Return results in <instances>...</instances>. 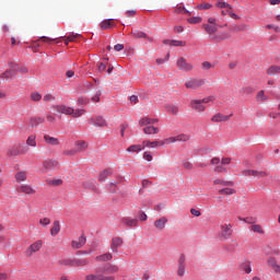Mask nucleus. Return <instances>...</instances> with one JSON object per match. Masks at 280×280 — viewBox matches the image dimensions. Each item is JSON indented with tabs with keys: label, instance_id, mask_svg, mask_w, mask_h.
Returning a JSON list of instances; mask_svg holds the SVG:
<instances>
[{
	"label": "nucleus",
	"instance_id": "cd10ccee",
	"mask_svg": "<svg viewBox=\"0 0 280 280\" xmlns=\"http://www.w3.org/2000/svg\"><path fill=\"white\" fill-rule=\"evenodd\" d=\"M138 222H139V220L132 219V218H124L122 219V223L126 226H137Z\"/></svg>",
	"mask_w": 280,
	"mask_h": 280
},
{
	"label": "nucleus",
	"instance_id": "6e6d98bb",
	"mask_svg": "<svg viewBox=\"0 0 280 280\" xmlns=\"http://www.w3.org/2000/svg\"><path fill=\"white\" fill-rule=\"evenodd\" d=\"M218 40H226V38H231V34L229 33H220L218 36H217Z\"/></svg>",
	"mask_w": 280,
	"mask_h": 280
},
{
	"label": "nucleus",
	"instance_id": "774afa93",
	"mask_svg": "<svg viewBox=\"0 0 280 280\" xmlns=\"http://www.w3.org/2000/svg\"><path fill=\"white\" fill-rule=\"evenodd\" d=\"M231 164V158H222L221 165H230Z\"/></svg>",
	"mask_w": 280,
	"mask_h": 280
},
{
	"label": "nucleus",
	"instance_id": "ddd939ff",
	"mask_svg": "<svg viewBox=\"0 0 280 280\" xmlns=\"http://www.w3.org/2000/svg\"><path fill=\"white\" fill-rule=\"evenodd\" d=\"M231 117H233V114L226 116L224 114H215L214 116H212L211 121H213L214 124H220V121H229V119H231Z\"/></svg>",
	"mask_w": 280,
	"mask_h": 280
},
{
	"label": "nucleus",
	"instance_id": "bb28decb",
	"mask_svg": "<svg viewBox=\"0 0 280 280\" xmlns=\"http://www.w3.org/2000/svg\"><path fill=\"white\" fill-rule=\"evenodd\" d=\"M58 233H60V222L55 221L52 224V228L50 230V235H52V237H56V235H58Z\"/></svg>",
	"mask_w": 280,
	"mask_h": 280
},
{
	"label": "nucleus",
	"instance_id": "f3484780",
	"mask_svg": "<svg viewBox=\"0 0 280 280\" xmlns=\"http://www.w3.org/2000/svg\"><path fill=\"white\" fill-rule=\"evenodd\" d=\"M143 132H144V135H159V132H161V129H159V127L149 125L143 128Z\"/></svg>",
	"mask_w": 280,
	"mask_h": 280
},
{
	"label": "nucleus",
	"instance_id": "58836bf2",
	"mask_svg": "<svg viewBox=\"0 0 280 280\" xmlns=\"http://www.w3.org/2000/svg\"><path fill=\"white\" fill-rule=\"evenodd\" d=\"M187 23H190V25H198L199 23H202V18L200 16L188 18Z\"/></svg>",
	"mask_w": 280,
	"mask_h": 280
},
{
	"label": "nucleus",
	"instance_id": "0e129e2a",
	"mask_svg": "<svg viewBox=\"0 0 280 280\" xmlns=\"http://www.w3.org/2000/svg\"><path fill=\"white\" fill-rule=\"evenodd\" d=\"M217 8H220V9L226 8L228 10H231V4H229L226 2H218Z\"/></svg>",
	"mask_w": 280,
	"mask_h": 280
},
{
	"label": "nucleus",
	"instance_id": "79ce46f5",
	"mask_svg": "<svg viewBox=\"0 0 280 280\" xmlns=\"http://www.w3.org/2000/svg\"><path fill=\"white\" fill-rule=\"evenodd\" d=\"M187 45V42L185 40H176L172 39L171 47H185Z\"/></svg>",
	"mask_w": 280,
	"mask_h": 280
},
{
	"label": "nucleus",
	"instance_id": "2eb2a0df",
	"mask_svg": "<svg viewBox=\"0 0 280 280\" xmlns=\"http://www.w3.org/2000/svg\"><path fill=\"white\" fill-rule=\"evenodd\" d=\"M267 265L272 268V270H275V272H280V266L279 264L277 262V258L275 257H269L267 259Z\"/></svg>",
	"mask_w": 280,
	"mask_h": 280
},
{
	"label": "nucleus",
	"instance_id": "338daca9",
	"mask_svg": "<svg viewBox=\"0 0 280 280\" xmlns=\"http://www.w3.org/2000/svg\"><path fill=\"white\" fill-rule=\"evenodd\" d=\"M255 170H245L243 171V176H255Z\"/></svg>",
	"mask_w": 280,
	"mask_h": 280
},
{
	"label": "nucleus",
	"instance_id": "49530a36",
	"mask_svg": "<svg viewBox=\"0 0 280 280\" xmlns=\"http://www.w3.org/2000/svg\"><path fill=\"white\" fill-rule=\"evenodd\" d=\"M176 14H188V16H191V12H189L185 7H177L175 9Z\"/></svg>",
	"mask_w": 280,
	"mask_h": 280
},
{
	"label": "nucleus",
	"instance_id": "4468645a",
	"mask_svg": "<svg viewBox=\"0 0 280 280\" xmlns=\"http://www.w3.org/2000/svg\"><path fill=\"white\" fill-rule=\"evenodd\" d=\"M231 32H248L250 30V26L248 24H234L231 26Z\"/></svg>",
	"mask_w": 280,
	"mask_h": 280
},
{
	"label": "nucleus",
	"instance_id": "7ed1b4c3",
	"mask_svg": "<svg viewBox=\"0 0 280 280\" xmlns=\"http://www.w3.org/2000/svg\"><path fill=\"white\" fill-rule=\"evenodd\" d=\"M54 109L59 113L60 115H69L70 117H82L84 113H86V109L84 108H73L71 106H67L65 104L61 105H55Z\"/></svg>",
	"mask_w": 280,
	"mask_h": 280
},
{
	"label": "nucleus",
	"instance_id": "4c0bfd02",
	"mask_svg": "<svg viewBox=\"0 0 280 280\" xmlns=\"http://www.w3.org/2000/svg\"><path fill=\"white\" fill-rule=\"evenodd\" d=\"M62 183L63 182L60 178H54V179L47 180V185H50L51 187H60Z\"/></svg>",
	"mask_w": 280,
	"mask_h": 280
},
{
	"label": "nucleus",
	"instance_id": "8fccbe9b",
	"mask_svg": "<svg viewBox=\"0 0 280 280\" xmlns=\"http://www.w3.org/2000/svg\"><path fill=\"white\" fill-rule=\"evenodd\" d=\"M211 8H213V5L211 3H201L197 7V10H211Z\"/></svg>",
	"mask_w": 280,
	"mask_h": 280
},
{
	"label": "nucleus",
	"instance_id": "3c124183",
	"mask_svg": "<svg viewBox=\"0 0 280 280\" xmlns=\"http://www.w3.org/2000/svg\"><path fill=\"white\" fill-rule=\"evenodd\" d=\"M14 75V71L12 70H7L1 74L2 80H8V78H12Z\"/></svg>",
	"mask_w": 280,
	"mask_h": 280
},
{
	"label": "nucleus",
	"instance_id": "603ef678",
	"mask_svg": "<svg viewBox=\"0 0 280 280\" xmlns=\"http://www.w3.org/2000/svg\"><path fill=\"white\" fill-rule=\"evenodd\" d=\"M201 69H203V71H209V69H213V65L209 61H203L201 63Z\"/></svg>",
	"mask_w": 280,
	"mask_h": 280
},
{
	"label": "nucleus",
	"instance_id": "ea45409f",
	"mask_svg": "<svg viewBox=\"0 0 280 280\" xmlns=\"http://www.w3.org/2000/svg\"><path fill=\"white\" fill-rule=\"evenodd\" d=\"M165 109L167 110V113H172V115H178V106L176 105H166Z\"/></svg>",
	"mask_w": 280,
	"mask_h": 280
},
{
	"label": "nucleus",
	"instance_id": "f03ea898",
	"mask_svg": "<svg viewBox=\"0 0 280 280\" xmlns=\"http://www.w3.org/2000/svg\"><path fill=\"white\" fill-rule=\"evenodd\" d=\"M191 139V136L187 133H179L177 136L168 137L160 141L144 140L142 142L143 148H163V145H172V143H187Z\"/></svg>",
	"mask_w": 280,
	"mask_h": 280
},
{
	"label": "nucleus",
	"instance_id": "dca6fc26",
	"mask_svg": "<svg viewBox=\"0 0 280 280\" xmlns=\"http://www.w3.org/2000/svg\"><path fill=\"white\" fill-rule=\"evenodd\" d=\"M44 141L47 143V145H60V140L58 138H54L49 135L44 136Z\"/></svg>",
	"mask_w": 280,
	"mask_h": 280
},
{
	"label": "nucleus",
	"instance_id": "423d86ee",
	"mask_svg": "<svg viewBox=\"0 0 280 280\" xmlns=\"http://www.w3.org/2000/svg\"><path fill=\"white\" fill-rule=\"evenodd\" d=\"M220 230H221V233H220L221 240H231V236L233 235V224L231 223L221 224Z\"/></svg>",
	"mask_w": 280,
	"mask_h": 280
},
{
	"label": "nucleus",
	"instance_id": "c756f323",
	"mask_svg": "<svg viewBox=\"0 0 280 280\" xmlns=\"http://www.w3.org/2000/svg\"><path fill=\"white\" fill-rule=\"evenodd\" d=\"M108 67V59H104L103 61L97 63V71L100 73H104Z\"/></svg>",
	"mask_w": 280,
	"mask_h": 280
},
{
	"label": "nucleus",
	"instance_id": "4be33fe9",
	"mask_svg": "<svg viewBox=\"0 0 280 280\" xmlns=\"http://www.w3.org/2000/svg\"><path fill=\"white\" fill-rule=\"evenodd\" d=\"M86 244V237L81 236L78 241H72V248H82Z\"/></svg>",
	"mask_w": 280,
	"mask_h": 280
},
{
	"label": "nucleus",
	"instance_id": "aec40b11",
	"mask_svg": "<svg viewBox=\"0 0 280 280\" xmlns=\"http://www.w3.org/2000/svg\"><path fill=\"white\" fill-rule=\"evenodd\" d=\"M121 244H124V240H121L120 237H114L112 240V250L113 253H117V248H119V246H121Z\"/></svg>",
	"mask_w": 280,
	"mask_h": 280
},
{
	"label": "nucleus",
	"instance_id": "e433bc0d",
	"mask_svg": "<svg viewBox=\"0 0 280 280\" xmlns=\"http://www.w3.org/2000/svg\"><path fill=\"white\" fill-rule=\"evenodd\" d=\"M219 194L222 196H233V194H235V189L233 188H222L219 189Z\"/></svg>",
	"mask_w": 280,
	"mask_h": 280
},
{
	"label": "nucleus",
	"instance_id": "5fc2aeb1",
	"mask_svg": "<svg viewBox=\"0 0 280 280\" xmlns=\"http://www.w3.org/2000/svg\"><path fill=\"white\" fill-rule=\"evenodd\" d=\"M39 224L42 226H49V224H51V220H49V218H43L39 220Z\"/></svg>",
	"mask_w": 280,
	"mask_h": 280
},
{
	"label": "nucleus",
	"instance_id": "4d7b16f0",
	"mask_svg": "<svg viewBox=\"0 0 280 280\" xmlns=\"http://www.w3.org/2000/svg\"><path fill=\"white\" fill-rule=\"evenodd\" d=\"M59 264H60L61 266H75V264L73 262V260H70V259L60 260Z\"/></svg>",
	"mask_w": 280,
	"mask_h": 280
},
{
	"label": "nucleus",
	"instance_id": "f257e3e1",
	"mask_svg": "<svg viewBox=\"0 0 280 280\" xmlns=\"http://www.w3.org/2000/svg\"><path fill=\"white\" fill-rule=\"evenodd\" d=\"M119 272V267L113 264L103 265L96 268L94 273L85 276V280H115L114 276Z\"/></svg>",
	"mask_w": 280,
	"mask_h": 280
},
{
	"label": "nucleus",
	"instance_id": "2f4dec72",
	"mask_svg": "<svg viewBox=\"0 0 280 280\" xmlns=\"http://www.w3.org/2000/svg\"><path fill=\"white\" fill-rule=\"evenodd\" d=\"M110 259H113V254L110 253L96 256V261H110Z\"/></svg>",
	"mask_w": 280,
	"mask_h": 280
},
{
	"label": "nucleus",
	"instance_id": "1a4fd4ad",
	"mask_svg": "<svg viewBox=\"0 0 280 280\" xmlns=\"http://www.w3.org/2000/svg\"><path fill=\"white\" fill-rule=\"evenodd\" d=\"M177 68H179L180 71H191L194 69V65L190 62H187V59L184 57H180L176 62Z\"/></svg>",
	"mask_w": 280,
	"mask_h": 280
},
{
	"label": "nucleus",
	"instance_id": "6ab92c4d",
	"mask_svg": "<svg viewBox=\"0 0 280 280\" xmlns=\"http://www.w3.org/2000/svg\"><path fill=\"white\" fill-rule=\"evenodd\" d=\"M202 27L210 36L218 32V24H203Z\"/></svg>",
	"mask_w": 280,
	"mask_h": 280
},
{
	"label": "nucleus",
	"instance_id": "9d476101",
	"mask_svg": "<svg viewBox=\"0 0 280 280\" xmlns=\"http://www.w3.org/2000/svg\"><path fill=\"white\" fill-rule=\"evenodd\" d=\"M205 84V80L202 79H190L188 81H186L185 86L186 89H200V86H203Z\"/></svg>",
	"mask_w": 280,
	"mask_h": 280
},
{
	"label": "nucleus",
	"instance_id": "c9c22d12",
	"mask_svg": "<svg viewBox=\"0 0 280 280\" xmlns=\"http://www.w3.org/2000/svg\"><path fill=\"white\" fill-rule=\"evenodd\" d=\"M132 36L135 38H147L148 40H152V38L148 37V34L141 32V31H133Z\"/></svg>",
	"mask_w": 280,
	"mask_h": 280
},
{
	"label": "nucleus",
	"instance_id": "a878e982",
	"mask_svg": "<svg viewBox=\"0 0 280 280\" xmlns=\"http://www.w3.org/2000/svg\"><path fill=\"white\" fill-rule=\"evenodd\" d=\"M56 40H58V38H56V37L51 38L48 36H42L35 42V45H36V43H47V45H51V43H56Z\"/></svg>",
	"mask_w": 280,
	"mask_h": 280
},
{
	"label": "nucleus",
	"instance_id": "69168bd1",
	"mask_svg": "<svg viewBox=\"0 0 280 280\" xmlns=\"http://www.w3.org/2000/svg\"><path fill=\"white\" fill-rule=\"evenodd\" d=\"M115 187H117V183H116V182H112V183H109V184L107 185V188L109 189V191H110L112 194H115V191H116Z\"/></svg>",
	"mask_w": 280,
	"mask_h": 280
},
{
	"label": "nucleus",
	"instance_id": "7c9ffc66",
	"mask_svg": "<svg viewBox=\"0 0 280 280\" xmlns=\"http://www.w3.org/2000/svg\"><path fill=\"white\" fill-rule=\"evenodd\" d=\"M108 176H113V172H112L110 170H104V171L100 174L98 180H100L101 183H104V180H106V178H107Z\"/></svg>",
	"mask_w": 280,
	"mask_h": 280
},
{
	"label": "nucleus",
	"instance_id": "a18cd8bd",
	"mask_svg": "<svg viewBox=\"0 0 280 280\" xmlns=\"http://www.w3.org/2000/svg\"><path fill=\"white\" fill-rule=\"evenodd\" d=\"M252 231L254 233H258L259 235H264V233H265L264 228H261V225H259V224L252 225Z\"/></svg>",
	"mask_w": 280,
	"mask_h": 280
},
{
	"label": "nucleus",
	"instance_id": "a211bd4d",
	"mask_svg": "<svg viewBox=\"0 0 280 280\" xmlns=\"http://www.w3.org/2000/svg\"><path fill=\"white\" fill-rule=\"evenodd\" d=\"M165 224H167V218L165 217H162L154 222V226L155 229H159V231H163V229H165Z\"/></svg>",
	"mask_w": 280,
	"mask_h": 280
},
{
	"label": "nucleus",
	"instance_id": "f704fd0d",
	"mask_svg": "<svg viewBox=\"0 0 280 280\" xmlns=\"http://www.w3.org/2000/svg\"><path fill=\"white\" fill-rule=\"evenodd\" d=\"M144 147L141 145V144H132L130 145L128 149H127V152H136V153H139L141 152V150H143Z\"/></svg>",
	"mask_w": 280,
	"mask_h": 280
},
{
	"label": "nucleus",
	"instance_id": "5701e85b",
	"mask_svg": "<svg viewBox=\"0 0 280 280\" xmlns=\"http://www.w3.org/2000/svg\"><path fill=\"white\" fill-rule=\"evenodd\" d=\"M40 124H45V118L33 117L30 119V126H32V128H35L36 126H40Z\"/></svg>",
	"mask_w": 280,
	"mask_h": 280
},
{
	"label": "nucleus",
	"instance_id": "473e14b6",
	"mask_svg": "<svg viewBox=\"0 0 280 280\" xmlns=\"http://www.w3.org/2000/svg\"><path fill=\"white\" fill-rule=\"evenodd\" d=\"M26 145H28V148H36V135H31L27 137Z\"/></svg>",
	"mask_w": 280,
	"mask_h": 280
},
{
	"label": "nucleus",
	"instance_id": "20e7f679",
	"mask_svg": "<svg viewBox=\"0 0 280 280\" xmlns=\"http://www.w3.org/2000/svg\"><path fill=\"white\" fill-rule=\"evenodd\" d=\"M209 102H213L212 96H208L202 100H191L190 108L192 110H196V113H205L207 110V106H205L203 104H209Z\"/></svg>",
	"mask_w": 280,
	"mask_h": 280
},
{
	"label": "nucleus",
	"instance_id": "c85d7f7f",
	"mask_svg": "<svg viewBox=\"0 0 280 280\" xmlns=\"http://www.w3.org/2000/svg\"><path fill=\"white\" fill-rule=\"evenodd\" d=\"M280 67L279 66H271L267 69V75H279Z\"/></svg>",
	"mask_w": 280,
	"mask_h": 280
},
{
	"label": "nucleus",
	"instance_id": "6e6552de",
	"mask_svg": "<svg viewBox=\"0 0 280 280\" xmlns=\"http://www.w3.org/2000/svg\"><path fill=\"white\" fill-rule=\"evenodd\" d=\"M186 261H187V258L185 257V254H180L179 258L177 260V276L178 277H185V268L187 267Z\"/></svg>",
	"mask_w": 280,
	"mask_h": 280
},
{
	"label": "nucleus",
	"instance_id": "b1692460",
	"mask_svg": "<svg viewBox=\"0 0 280 280\" xmlns=\"http://www.w3.org/2000/svg\"><path fill=\"white\" fill-rule=\"evenodd\" d=\"M86 148H89V144L86 143V141L79 140L75 142L77 152H84V150H86Z\"/></svg>",
	"mask_w": 280,
	"mask_h": 280
},
{
	"label": "nucleus",
	"instance_id": "39448f33",
	"mask_svg": "<svg viewBox=\"0 0 280 280\" xmlns=\"http://www.w3.org/2000/svg\"><path fill=\"white\" fill-rule=\"evenodd\" d=\"M58 167H60V163L57 160H45L42 163V174H49V172H54V170H58Z\"/></svg>",
	"mask_w": 280,
	"mask_h": 280
},
{
	"label": "nucleus",
	"instance_id": "09e8293b",
	"mask_svg": "<svg viewBox=\"0 0 280 280\" xmlns=\"http://www.w3.org/2000/svg\"><path fill=\"white\" fill-rule=\"evenodd\" d=\"M74 266H89V260L86 259H77V260H72Z\"/></svg>",
	"mask_w": 280,
	"mask_h": 280
},
{
	"label": "nucleus",
	"instance_id": "412c9836",
	"mask_svg": "<svg viewBox=\"0 0 280 280\" xmlns=\"http://www.w3.org/2000/svg\"><path fill=\"white\" fill-rule=\"evenodd\" d=\"M16 183H25L27 180V172L20 171L15 174Z\"/></svg>",
	"mask_w": 280,
	"mask_h": 280
},
{
	"label": "nucleus",
	"instance_id": "c03bdc74",
	"mask_svg": "<svg viewBox=\"0 0 280 280\" xmlns=\"http://www.w3.org/2000/svg\"><path fill=\"white\" fill-rule=\"evenodd\" d=\"M82 35H80V34H71V35H69L68 37H67V39H66V45H69V43H75V39L77 38H80Z\"/></svg>",
	"mask_w": 280,
	"mask_h": 280
},
{
	"label": "nucleus",
	"instance_id": "13d9d810",
	"mask_svg": "<svg viewBox=\"0 0 280 280\" xmlns=\"http://www.w3.org/2000/svg\"><path fill=\"white\" fill-rule=\"evenodd\" d=\"M78 104L80 106H86V104H89V98L81 96L78 98Z\"/></svg>",
	"mask_w": 280,
	"mask_h": 280
},
{
	"label": "nucleus",
	"instance_id": "de8ad7c7",
	"mask_svg": "<svg viewBox=\"0 0 280 280\" xmlns=\"http://www.w3.org/2000/svg\"><path fill=\"white\" fill-rule=\"evenodd\" d=\"M31 100L32 102H40L43 100V95L38 92L31 93Z\"/></svg>",
	"mask_w": 280,
	"mask_h": 280
},
{
	"label": "nucleus",
	"instance_id": "393cba45",
	"mask_svg": "<svg viewBox=\"0 0 280 280\" xmlns=\"http://www.w3.org/2000/svg\"><path fill=\"white\" fill-rule=\"evenodd\" d=\"M115 27V22H113V20H104L102 23H101V30H110Z\"/></svg>",
	"mask_w": 280,
	"mask_h": 280
},
{
	"label": "nucleus",
	"instance_id": "f8f14e48",
	"mask_svg": "<svg viewBox=\"0 0 280 280\" xmlns=\"http://www.w3.org/2000/svg\"><path fill=\"white\" fill-rule=\"evenodd\" d=\"M18 191L20 194H26V196H33L36 194V189H34L32 186L24 184L18 188Z\"/></svg>",
	"mask_w": 280,
	"mask_h": 280
},
{
	"label": "nucleus",
	"instance_id": "680f3d73",
	"mask_svg": "<svg viewBox=\"0 0 280 280\" xmlns=\"http://www.w3.org/2000/svg\"><path fill=\"white\" fill-rule=\"evenodd\" d=\"M143 159H144V161H148L149 163H151V161H152V159H153L152 153L149 152V151H145V152L143 153Z\"/></svg>",
	"mask_w": 280,
	"mask_h": 280
},
{
	"label": "nucleus",
	"instance_id": "72a5a7b5",
	"mask_svg": "<svg viewBox=\"0 0 280 280\" xmlns=\"http://www.w3.org/2000/svg\"><path fill=\"white\" fill-rule=\"evenodd\" d=\"M139 126H141L143 128V126L148 127V126H152V118L145 116V117H142L140 120H139Z\"/></svg>",
	"mask_w": 280,
	"mask_h": 280
},
{
	"label": "nucleus",
	"instance_id": "37998d69",
	"mask_svg": "<svg viewBox=\"0 0 280 280\" xmlns=\"http://www.w3.org/2000/svg\"><path fill=\"white\" fill-rule=\"evenodd\" d=\"M93 124L94 126H100L101 128H104V126H106V120L98 116L94 119Z\"/></svg>",
	"mask_w": 280,
	"mask_h": 280
},
{
	"label": "nucleus",
	"instance_id": "bf43d9fd",
	"mask_svg": "<svg viewBox=\"0 0 280 280\" xmlns=\"http://www.w3.org/2000/svg\"><path fill=\"white\" fill-rule=\"evenodd\" d=\"M100 97H102V90L96 91L94 96H92V102H100Z\"/></svg>",
	"mask_w": 280,
	"mask_h": 280
},
{
	"label": "nucleus",
	"instance_id": "052dcab7",
	"mask_svg": "<svg viewBox=\"0 0 280 280\" xmlns=\"http://www.w3.org/2000/svg\"><path fill=\"white\" fill-rule=\"evenodd\" d=\"M44 102H56V96L51 95V94H46L43 97Z\"/></svg>",
	"mask_w": 280,
	"mask_h": 280
},
{
	"label": "nucleus",
	"instance_id": "0eeeda50",
	"mask_svg": "<svg viewBox=\"0 0 280 280\" xmlns=\"http://www.w3.org/2000/svg\"><path fill=\"white\" fill-rule=\"evenodd\" d=\"M43 248V241L38 240L31 244L25 250V257H32Z\"/></svg>",
	"mask_w": 280,
	"mask_h": 280
},
{
	"label": "nucleus",
	"instance_id": "e2e57ef3",
	"mask_svg": "<svg viewBox=\"0 0 280 280\" xmlns=\"http://www.w3.org/2000/svg\"><path fill=\"white\" fill-rule=\"evenodd\" d=\"M266 27H267V30H273V32H276V34H280V27L275 24H269Z\"/></svg>",
	"mask_w": 280,
	"mask_h": 280
},
{
	"label": "nucleus",
	"instance_id": "9b49d317",
	"mask_svg": "<svg viewBox=\"0 0 280 280\" xmlns=\"http://www.w3.org/2000/svg\"><path fill=\"white\" fill-rule=\"evenodd\" d=\"M21 144L20 145H13L9 149L8 151V156H19V154H26V152L28 151V149H22L20 150Z\"/></svg>",
	"mask_w": 280,
	"mask_h": 280
},
{
	"label": "nucleus",
	"instance_id": "864d4df0",
	"mask_svg": "<svg viewBox=\"0 0 280 280\" xmlns=\"http://www.w3.org/2000/svg\"><path fill=\"white\" fill-rule=\"evenodd\" d=\"M265 176H268L266 171H256L255 175H254V178H265Z\"/></svg>",
	"mask_w": 280,
	"mask_h": 280
},
{
	"label": "nucleus",
	"instance_id": "a19ab883",
	"mask_svg": "<svg viewBox=\"0 0 280 280\" xmlns=\"http://www.w3.org/2000/svg\"><path fill=\"white\" fill-rule=\"evenodd\" d=\"M257 102H267L268 96H266V92L264 90L259 91L256 95Z\"/></svg>",
	"mask_w": 280,
	"mask_h": 280
}]
</instances>
